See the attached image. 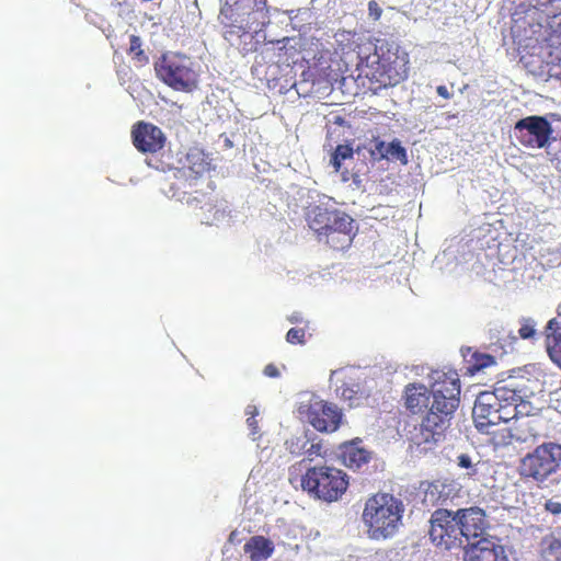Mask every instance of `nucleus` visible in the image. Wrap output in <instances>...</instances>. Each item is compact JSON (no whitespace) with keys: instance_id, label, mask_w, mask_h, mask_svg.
<instances>
[{"instance_id":"obj_1","label":"nucleus","mask_w":561,"mask_h":561,"mask_svg":"<svg viewBox=\"0 0 561 561\" xmlns=\"http://www.w3.org/2000/svg\"><path fill=\"white\" fill-rule=\"evenodd\" d=\"M437 378L431 390L423 383L405 386V407L413 414H424L419 426L410 432V440L420 451L431 450L444 438L459 405L460 381L435 373Z\"/></svg>"},{"instance_id":"obj_2","label":"nucleus","mask_w":561,"mask_h":561,"mask_svg":"<svg viewBox=\"0 0 561 561\" xmlns=\"http://www.w3.org/2000/svg\"><path fill=\"white\" fill-rule=\"evenodd\" d=\"M218 19L225 27V39L236 45L242 34L268 23L266 0H224Z\"/></svg>"},{"instance_id":"obj_3","label":"nucleus","mask_w":561,"mask_h":561,"mask_svg":"<svg viewBox=\"0 0 561 561\" xmlns=\"http://www.w3.org/2000/svg\"><path fill=\"white\" fill-rule=\"evenodd\" d=\"M403 512V502L392 494L377 493L369 497L362 515L369 538L381 540L394 536L402 525Z\"/></svg>"},{"instance_id":"obj_4","label":"nucleus","mask_w":561,"mask_h":561,"mask_svg":"<svg viewBox=\"0 0 561 561\" xmlns=\"http://www.w3.org/2000/svg\"><path fill=\"white\" fill-rule=\"evenodd\" d=\"M519 472L539 488L558 486L561 483V444L549 442L537 446L520 459Z\"/></svg>"},{"instance_id":"obj_5","label":"nucleus","mask_w":561,"mask_h":561,"mask_svg":"<svg viewBox=\"0 0 561 561\" xmlns=\"http://www.w3.org/2000/svg\"><path fill=\"white\" fill-rule=\"evenodd\" d=\"M507 389H496L494 392H481L472 410V417L477 430L482 434L495 435L496 426L508 423L514 419L511 407H506Z\"/></svg>"},{"instance_id":"obj_6","label":"nucleus","mask_w":561,"mask_h":561,"mask_svg":"<svg viewBox=\"0 0 561 561\" xmlns=\"http://www.w3.org/2000/svg\"><path fill=\"white\" fill-rule=\"evenodd\" d=\"M347 485L346 473L329 466L309 467L301 478L304 491L328 503L337 501L345 493Z\"/></svg>"},{"instance_id":"obj_7","label":"nucleus","mask_w":561,"mask_h":561,"mask_svg":"<svg viewBox=\"0 0 561 561\" xmlns=\"http://www.w3.org/2000/svg\"><path fill=\"white\" fill-rule=\"evenodd\" d=\"M295 404L299 419L310 423L317 431L331 433L339 428L341 411L335 404L322 400L316 393L299 392Z\"/></svg>"},{"instance_id":"obj_8","label":"nucleus","mask_w":561,"mask_h":561,"mask_svg":"<svg viewBox=\"0 0 561 561\" xmlns=\"http://www.w3.org/2000/svg\"><path fill=\"white\" fill-rule=\"evenodd\" d=\"M193 60L182 54L167 53L154 65L157 76L173 90L191 92L197 87Z\"/></svg>"},{"instance_id":"obj_9","label":"nucleus","mask_w":561,"mask_h":561,"mask_svg":"<svg viewBox=\"0 0 561 561\" xmlns=\"http://www.w3.org/2000/svg\"><path fill=\"white\" fill-rule=\"evenodd\" d=\"M556 130L546 116L531 115L516 122L514 135L518 141L531 149L548 148L557 140Z\"/></svg>"},{"instance_id":"obj_10","label":"nucleus","mask_w":561,"mask_h":561,"mask_svg":"<svg viewBox=\"0 0 561 561\" xmlns=\"http://www.w3.org/2000/svg\"><path fill=\"white\" fill-rule=\"evenodd\" d=\"M430 538L445 549L462 547L456 511L447 508L435 510L430 518Z\"/></svg>"},{"instance_id":"obj_11","label":"nucleus","mask_w":561,"mask_h":561,"mask_svg":"<svg viewBox=\"0 0 561 561\" xmlns=\"http://www.w3.org/2000/svg\"><path fill=\"white\" fill-rule=\"evenodd\" d=\"M462 548L483 538L486 527L485 513L478 506L456 510Z\"/></svg>"},{"instance_id":"obj_12","label":"nucleus","mask_w":561,"mask_h":561,"mask_svg":"<svg viewBox=\"0 0 561 561\" xmlns=\"http://www.w3.org/2000/svg\"><path fill=\"white\" fill-rule=\"evenodd\" d=\"M539 420L522 419L514 422V425L502 434L499 440L501 445H524L526 447L534 446L539 439Z\"/></svg>"},{"instance_id":"obj_13","label":"nucleus","mask_w":561,"mask_h":561,"mask_svg":"<svg viewBox=\"0 0 561 561\" xmlns=\"http://www.w3.org/2000/svg\"><path fill=\"white\" fill-rule=\"evenodd\" d=\"M466 561H512L505 548L492 539L480 538L465 547Z\"/></svg>"},{"instance_id":"obj_14","label":"nucleus","mask_w":561,"mask_h":561,"mask_svg":"<svg viewBox=\"0 0 561 561\" xmlns=\"http://www.w3.org/2000/svg\"><path fill=\"white\" fill-rule=\"evenodd\" d=\"M317 197L318 199L307 207V220L312 230L322 234V230L328 226L329 216H334L339 209L332 197L327 195H317Z\"/></svg>"},{"instance_id":"obj_15","label":"nucleus","mask_w":561,"mask_h":561,"mask_svg":"<svg viewBox=\"0 0 561 561\" xmlns=\"http://www.w3.org/2000/svg\"><path fill=\"white\" fill-rule=\"evenodd\" d=\"M288 453L296 457H302L300 463L312 462L317 457H323L327 450L317 437L307 435L293 437L285 443Z\"/></svg>"},{"instance_id":"obj_16","label":"nucleus","mask_w":561,"mask_h":561,"mask_svg":"<svg viewBox=\"0 0 561 561\" xmlns=\"http://www.w3.org/2000/svg\"><path fill=\"white\" fill-rule=\"evenodd\" d=\"M135 147L142 152H156L163 147V133L157 126L139 123L133 130Z\"/></svg>"},{"instance_id":"obj_17","label":"nucleus","mask_w":561,"mask_h":561,"mask_svg":"<svg viewBox=\"0 0 561 561\" xmlns=\"http://www.w3.org/2000/svg\"><path fill=\"white\" fill-rule=\"evenodd\" d=\"M336 457L350 469H359L368 462L369 453L357 442H345L339 446Z\"/></svg>"},{"instance_id":"obj_18","label":"nucleus","mask_w":561,"mask_h":561,"mask_svg":"<svg viewBox=\"0 0 561 561\" xmlns=\"http://www.w3.org/2000/svg\"><path fill=\"white\" fill-rule=\"evenodd\" d=\"M547 352L551 360L561 369V321L551 319L546 325Z\"/></svg>"},{"instance_id":"obj_19","label":"nucleus","mask_w":561,"mask_h":561,"mask_svg":"<svg viewBox=\"0 0 561 561\" xmlns=\"http://www.w3.org/2000/svg\"><path fill=\"white\" fill-rule=\"evenodd\" d=\"M334 232L342 233L344 236L342 243L348 244L353 232L352 217L341 210H337L334 216H329L328 226L322 230V234L329 237Z\"/></svg>"},{"instance_id":"obj_20","label":"nucleus","mask_w":561,"mask_h":561,"mask_svg":"<svg viewBox=\"0 0 561 561\" xmlns=\"http://www.w3.org/2000/svg\"><path fill=\"white\" fill-rule=\"evenodd\" d=\"M273 550V542L263 536H254L244 545V552L251 561L266 560Z\"/></svg>"},{"instance_id":"obj_21","label":"nucleus","mask_w":561,"mask_h":561,"mask_svg":"<svg viewBox=\"0 0 561 561\" xmlns=\"http://www.w3.org/2000/svg\"><path fill=\"white\" fill-rule=\"evenodd\" d=\"M183 169L187 176L197 179L209 170V161L202 150L195 148L187 152Z\"/></svg>"},{"instance_id":"obj_22","label":"nucleus","mask_w":561,"mask_h":561,"mask_svg":"<svg viewBox=\"0 0 561 561\" xmlns=\"http://www.w3.org/2000/svg\"><path fill=\"white\" fill-rule=\"evenodd\" d=\"M375 150L382 159H394L400 161L402 164H408L409 162L407 150L401 146L399 140H393L389 144L378 141L375 146Z\"/></svg>"},{"instance_id":"obj_23","label":"nucleus","mask_w":561,"mask_h":561,"mask_svg":"<svg viewBox=\"0 0 561 561\" xmlns=\"http://www.w3.org/2000/svg\"><path fill=\"white\" fill-rule=\"evenodd\" d=\"M543 558L550 561H561V538L553 534L546 535L540 542Z\"/></svg>"},{"instance_id":"obj_24","label":"nucleus","mask_w":561,"mask_h":561,"mask_svg":"<svg viewBox=\"0 0 561 561\" xmlns=\"http://www.w3.org/2000/svg\"><path fill=\"white\" fill-rule=\"evenodd\" d=\"M506 407H511L514 409L513 414L515 421L522 419H529L533 407L529 402L523 401L519 396L516 394L514 390H507L506 393Z\"/></svg>"},{"instance_id":"obj_25","label":"nucleus","mask_w":561,"mask_h":561,"mask_svg":"<svg viewBox=\"0 0 561 561\" xmlns=\"http://www.w3.org/2000/svg\"><path fill=\"white\" fill-rule=\"evenodd\" d=\"M496 366V360L489 354L474 353L468 366V371L471 375L478 373H486L489 369Z\"/></svg>"},{"instance_id":"obj_26","label":"nucleus","mask_w":561,"mask_h":561,"mask_svg":"<svg viewBox=\"0 0 561 561\" xmlns=\"http://www.w3.org/2000/svg\"><path fill=\"white\" fill-rule=\"evenodd\" d=\"M456 463L459 468L468 470V476H473L477 472V467L480 463V460L477 456L460 454L456 458Z\"/></svg>"},{"instance_id":"obj_27","label":"nucleus","mask_w":561,"mask_h":561,"mask_svg":"<svg viewBox=\"0 0 561 561\" xmlns=\"http://www.w3.org/2000/svg\"><path fill=\"white\" fill-rule=\"evenodd\" d=\"M518 334L522 339L527 340L536 334V322L528 318L520 321V328Z\"/></svg>"},{"instance_id":"obj_28","label":"nucleus","mask_w":561,"mask_h":561,"mask_svg":"<svg viewBox=\"0 0 561 561\" xmlns=\"http://www.w3.org/2000/svg\"><path fill=\"white\" fill-rule=\"evenodd\" d=\"M129 51L131 54H135V57L139 61L147 59L146 56H144V51L141 49V39L139 36H136V35L130 36Z\"/></svg>"},{"instance_id":"obj_29","label":"nucleus","mask_w":561,"mask_h":561,"mask_svg":"<svg viewBox=\"0 0 561 561\" xmlns=\"http://www.w3.org/2000/svg\"><path fill=\"white\" fill-rule=\"evenodd\" d=\"M335 156V159H339L341 161H345L347 159L353 158V149L347 145H340L336 147L335 151L333 152Z\"/></svg>"},{"instance_id":"obj_30","label":"nucleus","mask_w":561,"mask_h":561,"mask_svg":"<svg viewBox=\"0 0 561 561\" xmlns=\"http://www.w3.org/2000/svg\"><path fill=\"white\" fill-rule=\"evenodd\" d=\"M305 331L302 329H290L286 334V341L288 343H302Z\"/></svg>"},{"instance_id":"obj_31","label":"nucleus","mask_w":561,"mask_h":561,"mask_svg":"<svg viewBox=\"0 0 561 561\" xmlns=\"http://www.w3.org/2000/svg\"><path fill=\"white\" fill-rule=\"evenodd\" d=\"M545 510L552 515H561V502L554 499L547 500L545 503Z\"/></svg>"},{"instance_id":"obj_32","label":"nucleus","mask_w":561,"mask_h":561,"mask_svg":"<svg viewBox=\"0 0 561 561\" xmlns=\"http://www.w3.org/2000/svg\"><path fill=\"white\" fill-rule=\"evenodd\" d=\"M357 393L356 390H354L353 388H342L341 389V393L340 396L344 399V400H348L350 401V405H354V404H357V402H355L357 400V398L355 397Z\"/></svg>"},{"instance_id":"obj_33","label":"nucleus","mask_w":561,"mask_h":561,"mask_svg":"<svg viewBox=\"0 0 561 561\" xmlns=\"http://www.w3.org/2000/svg\"><path fill=\"white\" fill-rule=\"evenodd\" d=\"M368 10H369V15L373 16L375 20H378L380 18L381 9L377 4V2L370 1L368 3Z\"/></svg>"},{"instance_id":"obj_34","label":"nucleus","mask_w":561,"mask_h":561,"mask_svg":"<svg viewBox=\"0 0 561 561\" xmlns=\"http://www.w3.org/2000/svg\"><path fill=\"white\" fill-rule=\"evenodd\" d=\"M351 179H352L351 186L354 190H362L363 188V180H362V178L358 174H356V173L351 174Z\"/></svg>"},{"instance_id":"obj_35","label":"nucleus","mask_w":561,"mask_h":561,"mask_svg":"<svg viewBox=\"0 0 561 561\" xmlns=\"http://www.w3.org/2000/svg\"><path fill=\"white\" fill-rule=\"evenodd\" d=\"M264 374L267 376V377H278L279 376V371L278 369L270 364L267 365L265 368H264Z\"/></svg>"},{"instance_id":"obj_36","label":"nucleus","mask_w":561,"mask_h":561,"mask_svg":"<svg viewBox=\"0 0 561 561\" xmlns=\"http://www.w3.org/2000/svg\"><path fill=\"white\" fill-rule=\"evenodd\" d=\"M247 424H248V426H249V427L251 428V431H252V432H251L252 438H253V439H255V436H254V435L256 434V431H255V430H256V425H255V424H256V421L254 420V416H249V417L247 419Z\"/></svg>"},{"instance_id":"obj_37","label":"nucleus","mask_w":561,"mask_h":561,"mask_svg":"<svg viewBox=\"0 0 561 561\" xmlns=\"http://www.w3.org/2000/svg\"><path fill=\"white\" fill-rule=\"evenodd\" d=\"M436 92L439 96L444 98V99H449L450 98V93L447 89V87L445 85H438L436 88Z\"/></svg>"},{"instance_id":"obj_38","label":"nucleus","mask_w":561,"mask_h":561,"mask_svg":"<svg viewBox=\"0 0 561 561\" xmlns=\"http://www.w3.org/2000/svg\"><path fill=\"white\" fill-rule=\"evenodd\" d=\"M330 163L333 165V168L335 169L336 172L340 171L342 161L339 159H335L334 154H332Z\"/></svg>"},{"instance_id":"obj_39","label":"nucleus","mask_w":561,"mask_h":561,"mask_svg":"<svg viewBox=\"0 0 561 561\" xmlns=\"http://www.w3.org/2000/svg\"><path fill=\"white\" fill-rule=\"evenodd\" d=\"M288 320L291 322V323H298V322H301L302 320V317L300 313L298 312H294L291 316L288 317Z\"/></svg>"},{"instance_id":"obj_40","label":"nucleus","mask_w":561,"mask_h":561,"mask_svg":"<svg viewBox=\"0 0 561 561\" xmlns=\"http://www.w3.org/2000/svg\"><path fill=\"white\" fill-rule=\"evenodd\" d=\"M245 414L249 416H255L257 414V409L254 405H248L245 409Z\"/></svg>"},{"instance_id":"obj_41","label":"nucleus","mask_w":561,"mask_h":561,"mask_svg":"<svg viewBox=\"0 0 561 561\" xmlns=\"http://www.w3.org/2000/svg\"><path fill=\"white\" fill-rule=\"evenodd\" d=\"M442 484L439 483H435L431 486V493H434V491H438V488Z\"/></svg>"},{"instance_id":"obj_42","label":"nucleus","mask_w":561,"mask_h":561,"mask_svg":"<svg viewBox=\"0 0 561 561\" xmlns=\"http://www.w3.org/2000/svg\"><path fill=\"white\" fill-rule=\"evenodd\" d=\"M342 180H343L344 182H346V181H348V180H350V176H348V172H347V171H345V172H343V173H342Z\"/></svg>"},{"instance_id":"obj_43","label":"nucleus","mask_w":561,"mask_h":561,"mask_svg":"<svg viewBox=\"0 0 561 561\" xmlns=\"http://www.w3.org/2000/svg\"><path fill=\"white\" fill-rule=\"evenodd\" d=\"M556 319L561 321V306L559 307L558 317Z\"/></svg>"},{"instance_id":"obj_44","label":"nucleus","mask_w":561,"mask_h":561,"mask_svg":"<svg viewBox=\"0 0 561 561\" xmlns=\"http://www.w3.org/2000/svg\"><path fill=\"white\" fill-rule=\"evenodd\" d=\"M320 417L328 420V416L325 414H320Z\"/></svg>"},{"instance_id":"obj_45","label":"nucleus","mask_w":561,"mask_h":561,"mask_svg":"<svg viewBox=\"0 0 561 561\" xmlns=\"http://www.w3.org/2000/svg\"><path fill=\"white\" fill-rule=\"evenodd\" d=\"M226 142H227L228 146H231V142H230L229 139H227Z\"/></svg>"}]
</instances>
